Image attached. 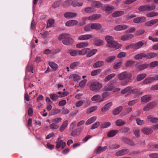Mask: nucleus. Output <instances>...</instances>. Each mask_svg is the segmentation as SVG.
<instances>
[{
    "label": "nucleus",
    "mask_w": 158,
    "mask_h": 158,
    "mask_svg": "<svg viewBox=\"0 0 158 158\" xmlns=\"http://www.w3.org/2000/svg\"><path fill=\"white\" fill-rule=\"evenodd\" d=\"M154 79L153 77H148L143 81V83L145 84H147L152 83L154 81Z\"/></svg>",
    "instance_id": "36"
},
{
    "label": "nucleus",
    "mask_w": 158,
    "mask_h": 158,
    "mask_svg": "<svg viewBox=\"0 0 158 158\" xmlns=\"http://www.w3.org/2000/svg\"><path fill=\"white\" fill-rule=\"evenodd\" d=\"M77 13H75L67 12L64 14V16L65 18L70 19L75 17L77 16Z\"/></svg>",
    "instance_id": "11"
},
{
    "label": "nucleus",
    "mask_w": 158,
    "mask_h": 158,
    "mask_svg": "<svg viewBox=\"0 0 158 158\" xmlns=\"http://www.w3.org/2000/svg\"><path fill=\"white\" fill-rule=\"evenodd\" d=\"M114 8V7L113 6H108L106 7L105 11L107 13H110L112 12Z\"/></svg>",
    "instance_id": "47"
},
{
    "label": "nucleus",
    "mask_w": 158,
    "mask_h": 158,
    "mask_svg": "<svg viewBox=\"0 0 158 158\" xmlns=\"http://www.w3.org/2000/svg\"><path fill=\"white\" fill-rule=\"evenodd\" d=\"M93 4L94 6L97 8L100 7L102 5V3L99 1L93 2Z\"/></svg>",
    "instance_id": "56"
},
{
    "label": "nucleus",
    "mask_w": 158,
    "mask_h": 158,
    "mask_svg": "<svg viewBox=\"0 0 158 158\" xmlns=\"http://www.w3.org/2000/svg\"><path fill=\"white\" fill-rule=\"evenodd\" d=\"M84 30L85 31H90L92 30L91 27V24L87 25L84 27Z\"/></svg>",
    "instance_id": "60"
},
{
    "label": "nucleus",
    "mask_w": 158,
    "mask_h": 158,
    "mask_svg": "<svg viewBox=\"0 0 158 158\" xmlns=\"http://www.w3.org/2000/svg\"><path fill=\"white\" fill-rule=\"evenodd\" d=\"M102 26L101 24L99 23H91V27L92 30L94 29L98 31L101 29Z\"/></svg>",
    "instance_id": "20"
},
{
    "label": "nucleus",
    "mask_w": 158,
    "mask_h": 158,
    "mask_svg": "<svg viewBox=\"0 0 158 158\" xmlns=\"http://www.w3.org/2000/svg\"><path fill=\"white\" fill-rule=\"evenodd\" d=\"M118 130H112L109 131L107 133V136L109 137H112L114 136L118 132Z\"/></svg>",
    "instance_id": "25"
},
{
    "label": "nucleus",
    "mask_w": 158,
    "mask_h": 158,
    "mask_svg": "<svg viewBox=\"0 0 158 158\" xmlns=\"http://www.w3.org/2000/svg\"><path fill=\"white\" fill-rule=\"evenodd\" d=\"M147 42L144 41L143 40L140 41L135 44H131L127 46L125 48L127 49H128L130 48H132L136 50L141 48L143 46H146L147 45Z\"/></svg>",
    "instance_id": "4"
},
{
    "label": "nucleus",
    "mask_w": 158,
    "mask_h": 158,
    "mask_svg": "<svg viewBox=\"0 0 158 158\" xmlns=\"http://www.w3.org/2000/svg\"><path fill=\"white\" fill-rule=\"evenodd\" d=\"M157 56V54L154 52H149L145 54V58L147 59H151Z\"/></svg>",
    "instance_id": "21"
},
{
    "label": "nucleus",
    "mask_w": 158,
    "mask_h": 158,
    "mask_svg": "<svg viewBox=\"0 0 158 158\" xmlns=\"http://www.w3.org/2000/svg\"><path fill=\"white\" fill-rule=\"evenodd\" d=\"M151 95H145L141 98V101L142 102L147 103L151 100Z\"/></svg>",
    "instance_id": "17"
},
{
    "label": "nucleus",
    "mask_w": 158,
    "mask_h": 158,
    "mask_svg": "<svg viewBox=\"0 0 158 158\" xmlns=\"http://www.w3.org/2000/svg\"><path fill=\"white\" fill-rule=\"evenodd\" d=\"M50 98L53 101H56L59 98V96H58L56 94H52L50 95Z\"/></svg>",
    "instance_id": "58"
},
{
    "label": "nucleus",
    "mask_w": 158,
    "mask_h": 158,
    "mask_svg": "<svg viewBox=\"0 0 158 158\" xmlns=\"http://www.w3.org/2000/svg\"><path fill=\"white\" fill-rule=\"evenodd\" d=\"M115 123L116 126H121L125 124L126 122L121 119H118L116 121Z\"/></svg>",
    "instance_id": "43"
},
{
    "label": "nucleus",
    "mask_w": 158,
    "mask_h": 158,
    "mask_svg": "<svg viewBox=\"0 0 158 158\" xmlns=\"http://www.w3.org/2000/svg\"><path fill=\"white\" fill-rule=\"evenodd\" d=\"M96 119L97 117L96 116H93L90 118L86 121L85 123V125H87L90 124L94 122Z\"/></svg>",
    "instance_id": "38"
},
{
    "label": "nucleus",
    "mask_w": 158,
    "mask_h": 158,
    "mask_svg": "<svg viewBox=\"0 0 158 158\" xmlns=\"http://www.w3.org/2000/svg\"><path fill=\"white\" fill-rule=\"evenodd\" d=\"M54 23V20L53 19H50L47 22V27H50Z\"/></svg>",
    "instance_id": "53"
},
{
    "label": "nucleus",
    "mask_w": 158,
    "mask_h": 158,
    "mask_svg": "<svg viewBox=\"0 0 158 158\" xmlns=\"http://www.w3.org/2000/svg\"><path fill=\"white\" fill-rule=\"evenodd\" d=\"M74 42V40L69 36V34H68L65 38L62 41L63 44L66 45H71L73 44Z\"/></svg>",
    "instance_id": "7"
},
{
    "label": "nucleus",
    "mask_w": 158,
    "mask_h": 158,
    "mask_svg": "<svg viewBox=\"0 0 158 158\" xmlns=\"http://www.w3.org/2000/svg\"><path fill=\"white\" fill-rule=\"evenodd\" d=\"M157 22H158V19H153L146 22L145 24V25L147 27L150 26L155 24Z\"/></svg>",
    "instance_id": "24"
},
{
    "label": "nucleus",
    "mask_w": 158,
    "mask_h": 158,
    "mask_svg": "<svg viewBox=\"0 0 158 158\" xmlns=\"http://www.w3.org/2000/svg\"><path fill=\"white\" fill-rule=\"evenodd\" d=\"M69 79L73 78V80L74 81H76L80 79V77L76 74H73L69 76Z\"/></svg>",
    "instance_id": "40"
},
{
    "label": "nucleus",
    "mask_w": 158,
    "mask_h": 158,
    "mask_svg": "<svg viewBox=\"0 0 158 158\" xmlns=\"http://www.w3.org/2000/svg\"><path fill=\"white\" fill-rule=\"evenodd\" d=\"M105 40L107 42L106 46L108 47L117 49L121 47L120 44L114 40V38L111 36L106 35L105 37Z\"/></svg>",
    "instance_id": "1"
},
{
    "label": "nucleus",
    "mask_w": 158,
    "mask_h": 158,
    "mask_svg": "<svg viewBox=\"0 0 158 158\" xmlns=\"http://www.w3.org/2000/svg\"><path fill=\"white\" fill-rule=\"evenodd\" d=\"M116 56L114 55L111 56L106 58L105 60V61L107 63L112 62L116 58Z\"/></svg>",
    "instance_id": "33"
},
{
    "label": "nucleus",
    "mask_w": 158,
    "mask_h": 158,
    "mask_svg": "<svg viewBox=\"0 0 158 158\" xmlns=\"http://www.w3.org/2000/svg\"><path fill=\"white\" fill-rule=\"evenodd\" d=\"M134 63V61L132 60H129L127 61L125 63V65L126 67L131 66Z\"/></svg>",
    "instance_id": "59"
},
{
    "label": "nucleus",
    "mask_w": 158,
    "mask_h": 158,
    "mask_svg": "<svg viewBox=\"0 0 158 158\" xmlns=\"http://www.w3.org/2000/svg\"><path fill=\"white\" fill-rule=\"evenodd\" d=\"M80 64V63L78 61L74 62L70 64V67L71 69H73L78 66Z\"/></svg>",
    "instance_id": "55"
},
{
    "label": "nucleus",
    "mask_w": 158,
    "mask_h": 158,
    "mask_svg": "<svg viewBox=\"0 0 158 158\" xmlns=\"http://www.w3.org/2000/svg\"><path fill=\"white\" fill-rule=\"evenodd\" d=\"M72 5L74 7L77 6H82L83 2H79L77 0H75L73 1H72Z\"/></svg>",
    "instance_id": "41"
},
{
    "label": "nucleus",
    "mask_w": 158,
    "mask_h": 158,
    "mask_svg": "<svg viewBox=\"0 0 158 158\" xmlns=\"http://www.w3.org/2000/svg\"><path fill=\"white\" fill-rule=\"evenodd\" d=\"M97 106H93L88 109L87 110V113H90L95 111L97 109Z\"/></svg>",
    "instance_id": "51"
},
{
    "label": "nucleus",
    "mask_w": 158,
    "mask_h": 158,
    "mask_svg": "<svg viewBox=\"0 0 158 158\" xmlns=\"http://www.w3.org/2000/svg\"><path fill=\"white\" fill-rule=\"evenodd\" d=\"M107 148L106 146H105L102 147L101 146H99L95 150L97 154H100L102 152L105 151Z\"/></svg>",
    "instance_id": "22"
},
{
    "label": "nucleus",
    "mask_w": 158,
    "mask_h": 158,
    "mask_svg": "<svg viewBox=\"0 0 158 158\" xmlns=\"http://www.w3.org/2000/svg\"><path fill=\"white\" fill-rule=\"evenodd\" d=\"M101 98V96L98 94H96L94 95L91 98V100L92 101H95L99 100Z\"/></svg>",
    "instance_id": "62"
},
{
    "label": "nucleus",
    "mask_w": 158,
    "mask_h": 158,
    "mask_svg": "<svg viewBox=\"0 0 158 158\" xmlns=\"http://www.w3.org/2000/svg\"><path fill=\"white\" fill-rule=\"evenodd\" d=\"M156 106V104L153 102H150L145 106L143 109V110L144 111H148Z\"/></svg>",
    "instance_id": "10"
},
{
    "label": "nucleus",
    "mask_w": 158,
    "mask_h": 158,
    "mask_svg": "<svg viewBox=\"0 0 158 158\" xmlns=\"http://www.w3.org/2000/svg\"><path fill=\"white\" fill-rule=\"evenodd\" d=\"M148 121L151 123H158V118L153 117L152 115H149L147 117Z\"/></svg>",
    "instance_id": "29"
},
{
    "label": "nucleus",
    "mask_w": 158,
    "mask_h": 158,
    "mask_svg": "<svg viewBox=\"0 0 158 158\" xmlns=\"http://www.w3.org/2000/svg\"><path fill=\"white\" fill-rule=\"evenodd\" d=\"M143 57L145 58V54L144 53H142L135 55L134 56V59L135 60H140Z\"/></svg>",
    "instance_id": "37"
},
{
    "label": "nucleus",
    "mask_w": 158,
    "mask_h": 158,
    "mask_svg": "<svg viewBox=\"0 0 158 158\" xmlns=\"http://www.w3.org/2000/svg\"><path fill=\"white\" fill-rule=\"evenodd\" d=\"M115 74L114 73H111L108 75L105 79L104 81L107 82L109 81L110 79L114 77Z\"/></svg>",
    "instance_id": "52"
},
{
    "label": "nucleus",
    "mask_w": 158,
    "mask_h": 158,
    "mask_svg": "<svg viewBox=\"0 0 158 158\" xmlns=\"http://www.w3.org/2000/svg\"><path fill=\"white\" fill-rule=\"evenodd\" d=\"M132 88V87L131 86H128L123 89L121 91V93L124 94L127 93V92L131 90Z\"/></svg>",
    "instance_id": "50"
},
{
    "label": "nucleus",
    "mask_w": 158,
    "mask_h": 158,
    "mask_svg": "<svg viewBox=\"0 0 158 158\" xmlns=\"http://www.w3.org/2000/svg\"><path fill=\"white\" fill-rule=\"evenodd\" d=\"M156 6L154 5H151L148 4L140 6L138 8V10L140 12L145 11H149L154 10Z\"/></svg>",
    "instance_id": "6"
},
{
    "label": "nucleus",
    "mask_w": 158,
    "mask_h": 158,
    "mask_svg": "<svg viewBox=\"0 0 158 158\" xmlns=\"http://www.w3.org/2000/svg\"><path fill=\"white\" fill-rule=\"evenodd\" d=\"M92 35L88 34L81 35L78 37V39L80 40H87L92 38Z\"/></svg>",
    "instance_id": "12"
},
{
    "label": "nucleus",
    "mask_w": 158,
    "mask_h": 158,
    "mask_svg": "<svg viewBox=\"0 0 158 158\" xmlns=\"http://www.w3.org/2000/svg\"><path fill=\"white\" fill-rule=\"evenodd\" d=\"M150 158H158V153H152L149 155Z\"/></svg>",
    "instance_id": "64"
},
{
    "label": "nucleus",
    "mask_w": 158,
    "mask_h": 158,
    "mask_svg": "<svg viewBox=\"0 0 158 158\" xmlns=\"http://www.w3.org/2000/svg\"><path fill=\"white\" fill-rule=\"evenodd\" d=\"M118 78L120 80H124V81L122 83L123 85H126L131 80L132 77V74L131 73L125 71L117 75Z\"/></svg>",
    "instance_id": "2"
},
{
    "label": "nucleus",
    "mask_w": 158,
    "mask_h": 158,
    "mask_svg": "<svg viewBox=\"0 0 158 158\" xmlns=\"http://www.w3.org/2000/svg\"><path fill=\"white\" fill-rule=\"evenodd\" d=\"M112 105V103L111 102L107 103L101 108V111L103 112L106 111L110 108Z\"/></svg>",
    "instance_id": "28"
},
{
    "label": "nucleus",
    "mask_w": 158,
    "mask_h": 158,
    "mask_svg": "<svg viewBox=\"0 0 158 158\" xmlns=\"http://www.w3.org/2000/svg\"><path fill=\"white\" fill-rule=\"evenodd\" d=\"M89 44L87 42H81L77 44L76 45V47L77 48H81L87 47Z\"/></svg>",
    "instance_id": "30"
},
{
    "label": "nucleus",
    "mask_w": 158,
    "mask_h": 158,
    "mask_svg": "<svg viewBox=\"0 0 158 158\" xmlns=\"http://www.w3.org/2000/svg\"><path fill=\"white\" fill-rule=\"evenodd\" d=\"M148 65V64L146 63L141 64L138 63L136 64V67L139 70H142L147 68Z\"/></svg>",
    "instance_id": "14"
},
{
    "label": "nucleus",
    "mask_w": 158,
    "mask_h": 158,
    "mask_svg": "<svg viewBox=\"0 0 158 158\" xmlns=\"http://www.w3.org/2000/svg\"><path fill=\"white\" fill-rule=\"evenodd\" d=\"M60 111V110L59 109H53L51 110V114L54 115L59 113Z\"/></svg>",
    "instance_id": "61"
},
{
    "label": "nucleus",
    "mask_w": 158,
    "mask_h": 158,
    "mask_svg": "<svg viewBox=\"0 0 158 158\" xmlns=\"http://www.w3.org/2000/svg\"><path fill=\"white\" fill-rule=\"evenodd\" d=\"M158 15V13L155 12H152L146 14V15L148 17H152Z\"/></svg>",
    "instance_id": "48"
},
{
    "label": "nucleus",
    "mask_w": 158,
    "mask_h": 158,
    "mask_svg": "<svg viewBox=\"0 0 158 158\" xmlns=\"http://www.w3.org/2000/svg\"><path fill=\"white\" fill-rule=\"evenodd\" d=\"M147 76L145 73H142L138 75L136 77L137 81H140L144 79Z\"/></svg>",
    "instance_id": "44"
},
{
    "label": "nucleus",
    "mask_w": 158,
    "mask_h": 158,
    "mask_svg": "<svg viewBox=\"0 0 158 158\" xmlns=\"http://www.w3.org/2000/svg\"><path fill=\"white\" fill-rule=\"evenodd\" d=\"M134 37V35L132 34H128L122 36L121 39L123 41L128 40L132 39Z\"/></svg>",
    "instance_id": "26"
},
{
    "label": "nucleus",
    "mask_w": 158,
    "mask_h": 158,
    "mask_svg": "<svg viewBox=\"0 0 158 158\" xmlns=\"http://www.w3.org/2000/svg\"><path fill=\"white\" fill-rule=\"evenodd\" d=\"M129 152V150L128 149H121L116 152L115 155L117 156H121L128 153Z\"/></svg>",
    "instance_id": "8"
},
{
    "label": "nucleus",
    "mask_w": 158,
    "mask_h": 158,
    "mask_svg": "<svg viewBox=\"0 0 158 158\" xmlns=\"http://www.w3.org/2000/svg\"><path fill=\"white\" fill-rule=\"evenodd\" d=\"M72 0H66L62 3L61 6L64 7H67L69 6L70 4H72Z\"/></svg>",
    "instance_id": "42"
},
{
    "label": "nucleus",
    "mask_w": 158,
    "mask_h": 158,
    "mask_svg": "<svg viewBox=\"0 0 158 158\" xmlns=\"http://www.w3.org/2000/svg\"><path fill=\"white\" fill-rule=\"evenodd\" d=\"M146 18L144 16L136 17L133 19V22L136 23H142L145 21Z\"/></svg>",
    "instance_id": "13"
},
{
    "label": "nucleus",
    "mask_w": 158,
    "mask_h": 158,
    "mask_svg": "<svg viewBox=\"0 0 158 158\" xmlns=\"http://www.w3.org/2000/svg\"><path fill=\"white\" fill-rule=\"evenodd\" d=\"M104 62L103 61H98L94 64L93 67L94 68H98L104 66Z\"/></svg>",
    "instance_id": "23"
},
{
    "label": "nucleus",
    "mask_w": 158,
    "mask_h": 158,
    "mask_svg": "<svg viewBox=\"0 0 158 158\" xmlns=\"http://www.w3.org/2000/svg\"><path fill=\"white\" fill-rule=\"evenodd\" d=\"M88 50H89V48H84L81 50L70 49L68 50V53L72 56H76L78 55H83L85 54Z\"/></svg>",
    "instance_id": "3"
},
{
    "label": "nucleus",
    "mask_w": 158,
    "mask_h": 158,
    "mask_svg": "<svg viewBox=\"0 0 158 158\" xmlns=\"http://www.w3.org/2000/svg\"><path fill=\"white\" fill-rule=\"evenodd\" d=\"M102 85L98 81L92 82L89 86V89L93 91L97 92L102 87Z\"/></svg>",
    "instance_id": "5"
},
{
    "label": "nucleus",
    "mask_w": 158,
    "mask_h": 158,
    "mask_svg": "<svg viewBox=\"0 0 158 158\" xmlns=\"http://www.w3.org/2000/svg\"><path fill=\"white\" fill-rule=\"evenodd\" d=\"M149 67L151 68H154L158 66V61H153L149 64Z\"/></svg>",
    "instance_id": "57"
},
{
    "label": "nucleus",
    "mask_w": 158,
    "mask_h": 158,
    "mask_svg": "<svg viewBox=\"0 0 158 158\" xmlns=\"http://www.w3.org/2000/svg\"><path fill=\"white\" fill-rule=\"evenodd\" d=\"M111 82H108L102 89L103 91H110L114 88V86L111 84Z\"/></svg>",
    "instance_id": "9"
},
{
    "label": "nucleus",
    "mask_w": 158,
    "mask_h": 158,
    "mask_svg": "<svg viewBox=\"0 0 158 158\" xmlns=\"http://www.w3.org/2000/svg\"><path fill=\"white\" fill-rule=\"evenodd\" d=\"M122 63V61H120L115 64L113 66V69L115 70L119 69L121 67Z\"/></svg>",
    "instance_id": "49"
},
{
    "label": "nucleus",
    "mask_w": 158,
    "mask_h": 158,
    "mask_svg": "<svg viewBox=\"0 0 158 158\" xmlns=\"http://www.w3.org/2000/svg\"><path fill=\"white\" fill-rule=\"evenodd\" d=\"M141 131L145 135H148L151 134L152 132L153 131L152 129L150 128L144 127L142 128L141 130Z\"/></svg>",
    "instance_id": "19"
},
{
    "label": "nucleus",
    "mask_w": 158,
    "mask_h": 158,
    "mask_svg": "<svg viewBox=\"0 0 158 158\" xmlns=\"http://www.w3.org/2000/svg\"><path fill=\"white\" fill-rule=\"evenodd\" d=\"M78 23L77 21L71 20L67 21L65 23V25L68 27H71L77 25Z\"/></svg>",
    "instance_id": "18"
},
{
    "label": "nucleus",
    "mask_w": 158,
    "mask_h": 158,
    "mask_svg": "<svg viewBox=\"0 0 158 158\" xmlns=\"http://www.w3.org/2000/svg\"><path fill=\"white\" fill-rule=\"evenodd\" d=\"M128 27V26L126 25H118L114 27V30L116 31H120L126 29Z\"/></svg>",
    "instance_id": "16"
},
{
    "label": "nucleus",
    "mask_w": 158,
    "mask_h": 158,
    "mask_svg": "<svg viewBox=\"0 0 158 158\" xmlns=\"http://www.w3.org/2000/svg\"><path fill=\"white\" fill-rule=\"evenodd\" d=\"M102 71V69H98L92 71L91 73V75L93 76L99 74Z\"/></svg>",
    "instance_id": "45"
},
{
    "label": "nucleus",
    "mask_w": 158,
    "mask_h": 158,
    "mask_svg": "<svg viewBox=\"0 0 158 158\" xmlns=\"http://www.w3.org/2000/svg\"><path fill=\"white\" fill-rule=\"evenodd\" d=\"M90 50V49H89V50H88L87 52H88L89 53L86 56L87 57H91V56L94 55L97 52V49H94L92 50H91L89 51Z\"/></svg>",
    "instance_id": "31"
},
{
    "label": "nucleus",
    "mask_w": 158,
    "mask_h": 158,
    "mask_svg": "<svg viewBox=\"0 0 158 158\" xmlns=\"http://www.w3.org/2000/svg\"><path fill=\"white\" fill-rule=\"evenodd\" d=\"M123 109L122 106H119L115 108L113 112V113L114 115H116L119 114Z\"/></svg>",
    "instance_id": "39"
},
{
    "label": "nucleus",
    "mask_w": 158,
    "mask_h": 158,
    "mask_svg": "<svg viewBox=\"0 0 158 158\" xmlns=\"http://www.w3.org/2000/svg\"><path fill=\"white\" fill-rule=\"evenodd\" d=\"M103 42L101 39L96 40L95 41L94 44L97 46H100L103 44Z\"/></svg>",
    "instance_id": "54"
},
{
    "label": "nucleus",
    "mask_w": 158,
    "mask_h": 158,
    "mask_svg": "<svg viewBox=\"0 0 158 158\" xmlns=\"http://www.w3.org/2000/svg\"><path fill=\"white\" fill-rule=\"evenodd\" d=\"M50 67L54 70H56L58 68L57 65L54 62H50L49 63Z\"/></svg>",
    "instance_id": "46"
},
{
    "label": "nucleus",
    "mask_w": 158,
    "mask_h": 158,
    "mask_svg": "<svg viewBox=\"0 0 158 158\" xmlns=\"http://www.w3.org/2000/svg\"><path fill=\"white\" fill-rule=\"evenodd\" d=\"M124 12L122 11H116L114 12L112 14V16L113 17H118L123 15Z\"/></svg>",
    "instance_id": "32"
},
{
    "label": "nucleus",
    "mask_w": 158,
    "mask_h": 158,
    "mask_svg": "<svg viewBox=\"0 0 158 158\" xmlns=\"http://www.w3.org/2000/svg\"><path fill=\"white\" fill-rule=\"evenodd\" d=\"M68 121L67 120L65 121L63 123L60 128V132H62L65 130L68 125Z\"/></svg>",
    "instance_id": "27"
},
{
    "label": "nucleus",
    "mask_w": 158,
    "mask_h": 158,
    "mask_svg": "<svg viewBox=\"0 0 158 158\" xmlns=\"http://www.w3.org/2000/svg\"><path fill=\"white\" fill-rule=\"evenodd\" d=\"M68 34L64 33L60 34L58 37V39L60 41L62 40H64L65 38Z\"/></svg>",
    "instance_id": "63"
},
{
    "label": "nucleus",
    "mask_w": 158,
    "mask_h": 158,
    "mask_svg": "<svg viewBox=\"0 0 158 158\" xmlns=\"http://www.w3.org/2000/svg\"><path fill=\"white\" fill-rule=\"evenodd\" d=\"M131 92L133 94L138 96H139L143 93V92H141L140 89L137 88L133 89L131 90Z\"/></svg>",
    "instance_id": "34"
},
{
    "label": "nucleus",
    "mask_w": 158,
    "mask_h": 158,
    "mask_svg": "<svg viewBox=\"0 0 158 158\" xmlns=\"http://www.w3.org/2000/svg\"><path fill=\"white\" fill-rule=\"evenodd\" d=\"M101 16L102 15L100 14H94L88 17V20L90 21L96 20L100 18Z\"/></svg>",
    "instance_id": "15"
},
{
    "label": "nucleus",
    "mask_w": 158,
    "mask_h": 158,
    "mask_svg": "<svg viewBox=\"0 0 158 158\" xmlns=\"http://www.w3.org/2000/svg\"><path fill=\"white\" fill-rule=\"evenodd\" d=\"M84 10L87 13H91L95 12L96 11V10L93 7H88L85 8Z\"/></svg>",
    "instance_id": "35"
}]
</instances>
